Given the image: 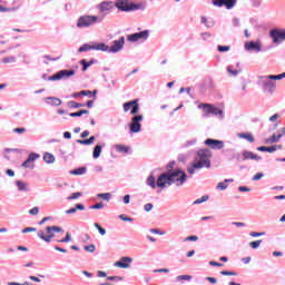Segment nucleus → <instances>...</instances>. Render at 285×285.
<instances>
[{"label": "nucleus", "instance_id": "412c9836", "mask_svg": "<svg viewBox=\"0 0 285 285\" xmlns=\"http://www.w3.org/2000/svg\"><path fill=\"white\" fill-rule=\"evenodd\" d=\"M245 50H254L255 52H262V45L255 41H248L245 43Z\"/></svg>", "mask_w": 285, "mask_h": 285}, {"label": "nucleus", "instance_id": "2eb2a0df", "mask_svg": "<svg viewBox=\"0 0 285 285\" xmlns=\"http://www.w3.org/2000/svg\"><path fill=\"white\" fill-rule=\"evenodd\" d=\"M242 161H262V156L248 151V150H243L242 151Z\"/></svg>", "mask_w": 285, "mask_h": 285}, {"label": "nucleus", "instance_id": "052dcab7", "mask_svg": "<svg viewBox=\"0 0 285 285\" xmlns=\"http://www.w3.org/2000/svg\"><path fill=\"white\" fill-rule=\"evenodd\" d=\"M153 208H154L153 203H148V204H146V205L144 206V210H145L146 213H150V210H153Z\"/></svg>", "mask_w": 285, "mask_h": 285}, {"label": "nucleus", "instance_id": "cd10ccee", "mask_svg": "<svg viewBox=\"0 0 285 285\" xmlns=\"http://www.w3.org/2000/svg\"><path fill=\"white\" fill-rule=\"evenodd\" d=\"M115 148H116V153H125L126 155L130 153V147L126 145H115Z\"/></svg>", "mask_w": 285, "mask_h": 285}, {"label": "nucleus", "instance_id": "4be33fe9", "mask_svg": "<svg viewBox=\"0 0 285 285\" xmlns=\"http://www.w3.org/2000/svg\"><path fill=\"white\" fill-rule=\"evenodd\" d=\"M102 148H106V142L98 144L94 147L92 157L94 159H99L101 157V150Z\"/></svg>", "mask_w": 285, "mask_h": 285}, {"label": "nucleus", "instance_id": "ea45409f", "mask_svg": "<svg viewBox=\"0 0 285 285\" xmlns=\"http://www.w3.org/2000/svg\"><path fill=\"white\" fill-rule=\"evenodd\" d=\"M210 197L208 195H204L203 197L196 199L194 202V205H198V204H204V202H206L207 199H209Z\"/></svg>", "mask_w": 285, "mask_h": 285}, {"label": "nucleus", "instance_id": "de8ad7c7", "mask_svg": "<svg viewBox=\"0 0 285 285\" xmlns=\"http://www.w3.org/2000/svg\"><path fill=\"white\" fill-rule=\"evenodd\" d=\"M81 191H77V193H73L71 194L67 199L70 202L72 199H79V197H81Z\"/></svg>", "mask_w": 285, "mask_h": 285}, {"label": "nucleus", "instance_id": "39448f33", "mask_svg": "<svg viewBox=\"0 0 285 285\" xmlns=\"http://www.w3.org/2000/svg\"><path fill=\"white\" fill-rule=\"evenodd\" d=\"M124 46H126V38L121 36L118 40H114L111 42V46L106 45L105 52H108L109 55H117V52H121L124 50Z\"/></svg>", "mask_w": 285, "mask_h": 285}, {"label": "nucleus", "instance_id": "a18cd8bd", "mask_svg": "<svg viewBox=\"0 0 285 285\" xmlns=\"http://www.w3.org/2000/svg\"><path fill=\"white\" fill-rule=\"evenodd\" d=\"M220 275H224L226 277H230V276L235 277V276H237V273L236 272L222 271Z\"/></svg>", "mask_w": 285, "mask_h": 285}, {"label": "nucleus", "instance_id": "6e6d98bb", "mask_svg": "<svg viewBox=\"0 0 285 285\" xmlns=\"http://www.w3.org/2000/svg\"><path fill=\"white\" fill-rule=\"evenodd\" d=\"M264 177V173H257L256 175L253 176L252 181H259Z\"/></svg>", "mask_w": 285, "mask_h": 285}, {"label": "nucleus", "instance_id": "9b49d317", "mask_svg": "<svg viewBox=\"0 0 285 285\" xmlns=\"http://www.w3.org/2000/svg\"><path fill=\"white\" fill-rule=\"evenodd\" d=\"M198 108H204L206 115H214L215 117H219L220 119H224V110L214 107L208 104H202L198 106Z\"/></svg>", "mask_w": 285, "mask_h": 285}, {"label": "nucleus", "instance_id": "6ab92c4d", "mask_svg": "<svg viewBox=\"0 0 285 285\" xmlns=\"http://www.w3.org/2000/svg\"><path fill=\"white\" fill-rule=\"evenodd\" d=\"M278 135L277 134H273L272 137L265 139V144H277V141H279V139H282V137H284L285 135V128H282L281 130H278Z\"/></svg>", "mask_w": 285, "mask_h": 285}, {"label": "nucleus", "instance_id": "a19ab883", "mask_svg": "<svg viewBox=\"0 0 285 285\" xmlns=\"http://www.w3.org/2000/svg\"><path fill=\"white\" fill-rule=\"evenodd\" d=\"M228 188V184L224 180L223 183H218L216 186V190H226Z\"/></svg>", "mask_w": 285, "mask_h": 285}, {"label": "nucleus", "instance_id": "423d86ee", "mask_svg": "<svg viewBox=\"0 0 285 285\" xmlns=\"http://www.w3.org/2000/svg\"><path fill=\"white\" fill-rule=\"evenodd\" d=\"M259 81L263 86L264 92H269V95H273V92L277 90V85L275 81H273V79L268 78V76H261Z\"/></svg>", "mask_w": 285, "mask_h": 285}, {"label": "nucleus", "instance_id": "5701e85b", "mask_svg": "<svg viewBox=\"0 0 285 285\" xmlns=\"http://www.w3.org/2000/svg\"><path fill=\"white\" fill-rule=\"evenodd\" d=\"M46 104H48V106H61L63 104V101H61V99L57 98V97H47L45 99Z\"/></svg>", "mask_w": 285, "mask_h": 285}, {"label": "nucleus", "instance_id": "2f4dec72", "mask_svg": "<svg viewBox=\"0 0 285 285\" xmlns=\"http://www.w3.org/2000/svg\"><path fill=\"white\" fill-rule=\"evenodd\" d=\"M82 115H90V111L88 109H81L76 112H70L69 117H82Z\"/></svg>", "mask_w": 285, "mask_h": 285}, {"label": "nucleus", "instance_id": "473e14b6", "mask_svg": "<svg viewBox=\"0 0 285 285\" xmlns=\"http://www.w3.org/2000/svg\"><path fill=\"white\" fill-rule=\"evenodd\" d=\"M224 3L227 10H232V8H235L237 0H225Z\"/></svg>", "mask_w": 285, "mask_h": 285}, {"label": "nucleus", "instance_id": "0e129e2a", "mask_svg": "<svg viewBox=\"0 0 285 285\" xmlns=\"http://www.w3.org/2000/svg\"><path fill=\"white\" fill-rule=\"evenodd\" d=\"M49 227H51V230H53V233H63V228L59 226H49Z\"/></svg>", "mask_w": 285, "mask_h": 285}, {"label": "nucleus", "instance_id": "8fccbe9b", "mask_svg": "<svg viewBox=\"0 0 285 285\" xmlns=\"http://www.w3.org/2000/svg\"><path fill=\"white\" fill-rule=\"evenodd\" d=\"M266 235V232H252L249 233L250 237H264Z\"/></svg>", "mask_w": 285, "mask_h": 285}, {"label": "nucleus", "instance_id": "f704fd0d", "mask_svg": "<svg viewBox=\"0 0 285 285\" xmlns=\"http://www.w3.org/2000/svg\"><path fill=\"white\" fill-rule=\"evenodd\" d=\"M268 79H272V81H279L282 79H285V72L281 75H269Z\"/></svg>", "mask_w": 285, "mask_h": 285}, {"label": "nucleus", "instance_id": "79ce46f5", "mask_svg": "<svg viewBox=\"0 0 285 285\" xmlns=\"http://www.w3.org/2000/svg\"><path fill=\"white\" fill-rule=\"evenodd\" d=\"M94 226H95V228H97V230L100 235H102V236L106 235V229L104 227H101V225H99V223H95Z\"/></svg>", "mask_w": 285, "mask_h": 285}, {"label": "nucleus", "instance_id": "f3484780", "mask_svg": "<svg viewBox=\"0 0 285 285\" xmlns=\"http://www.w3.org/2000/svg\"><path fill=\"white\" fill-rule=\"evenodd\" d=\"M205 146H208L212 150H222V148H224V142L223 140L207 138L205 140Z\"/></svg>", "mask_w": 285, "mask_h": 285}, {"label": "nucleus", "instance_id": "f8f14e48", "mask_svg": "<svg viewBox=\"0 0 285 285\" xmlns=\"http://www.w3.org/2000/svg\"><path fill=\"white\" fill-rule=\"evenodd\" d=\"M124 112H128L130 110V115H138L139 114V99H135L131 101H127L122 105Z\"/></svg>", "mask_w": 285, "mask_h": 285}, {"label": "nucleus", "instance_id": "37998d69", "mask_svg": "<svg viewBox=\"0 0 285 285\" xmlns=\"http://www.w3.org/2000/svg\"><path fill=\"white\" fill-rule=\"evenodd\" d=\"M71 240H72V236L70 235V233H67L66 237L58 240V242L61 243V244H68V242H71Z\"/></svg>", "mask_w": 285, "mask_h": 285}, {"label": "nucleus", "instance_id": "6e6552de", "mask_svg": "<svg viewBox=\"0 0 285 285\" xmlns=\"http://www.w3.org/2000/svg\"><path fill=\"white\" fill-rule=\"evenodd\" d=\"M88 50H100V52H106L108 47H106V43L104 42L85 43L78 49V52H88Z\"/></svg>", "mask_w": 285, "mask_h": 285}, {"label": "nucleus", "instance_id": "bf43d9fd", "mask_svg": "<svg viewBox=\"0 0 285 285\" xmlns=\"http://www.w3.org/2000/svg\"><path fill=\"white\" fill-rule=\"evenodd\" d=\"M225 0H214L213 3L214 6H217V8H222L225 6Z\"/></svg>", "mask_w": 285, "mask_h": 285}, {"label": "nucleus", "instance_id": "4c0bfd02", "mask_svg": "<svg viewBox=\"0 0 285 285\" xmlns=\"http://www.w3.org/2000/svg\"><path fill=\"white\" fill-rule=\"evenodd\" d=\"M2 63H17V58L14 56L2 58Z\"/></svg>", "mask_w": 285, "mask_h": 285}, {"label": "nucleus", "instance_id": "aec40b11", "mask_svg": "<svg viewBox=\"0 0 285 285\" xmlns=\"http://www.w3.org/2000/svg\"><path fill=\"white\" fill-rule=\"evenodd\" d=\"M16 187L19 193H30V185L23 180H16Z\"/></svg>", "mask_w": 285, "mask_h": 285}, {"label": "nucleus", "instance_id": "58836bf2", "mask_svg": "<svg viewBox=\"0 0 285 285\" xmlns=\"http://www.w3.org/2000/svg\"><path fill=\"white\" fill-rule=\"evenodd\" d=\"M83 249L87 252V253H95V250H97V246H95V244H90V245H86L83 247Z\"/></svg>", "mask_w": 285, "mask_h": 285}, {"label": "nucleus", "instance_id": "72a5a7b5", "mask_svg": "<svg viewBox=\"0 0 285 285\" xmlns=\"http://www.w3.org/2000/svg\"><path fill=\"white\" fill-rule=\"evenodd\" d=\"M70 175H86V167H79L70 171Z\"/></svg>", "mask_w": 285, "mask_h": 285}, {"label": "nucleus", "instance_id": "69168bd1", "mask_svg": "<svg viewBox=\"0 0 285 285\" xmlns=\"http://www.w3.org/2000/svg\"><path fill=\"white\" fill-rule=\"evenodd\" d=\"M199 239L198 236H188L185 238V242H197Z\"/></svg>", "mask_w": 285, "mask_h": 285}, {"label": "nucleus", "instance_id": "7ed1b4c3", "mask_svg": "<svg viewBox=\"0 0 285 285\" xmlns=\"http://www.w3.org/2000/svg\"><path fill=\"white\" fill-rule=\"evenodd\" d=\"M115 7L121 12H132L135 10H146L144 3L129 2L128 0H117Z\"/></svg>", "mask_w": 285, "mask_h": 285}, {"label": "nucleus", "instance_id": "13d9d810", "mask_svg": "<svg viewBox=\"0 0 285 285\" xmlns=\"http://www.w3.org/2000/svg\"><path fill=\"white\" fill-rule=\"evenodd\" d=\"M150 233H153V235H166V232H161L160 229L157 228H151Z\"/></svg>", "mask_w": 285, "mask_h": 285}, {"label": "nucleus", "instance_id": "338daca9", "mask_svg": "<svg viewBox=\"0 0 285 285\" xmlns=\"http://www.w3.org/2000/svg\"><path fill=\"white\" fill-rule=\"evenodd\" d=\"M29 215H39V207H33L29 210Z\"/></svg>", "mask_w": 285, "mask_h": 285}, {"label": "nucleus", "instance_id": "f03ea898", "mask_svg": "<svg viewBox=\"0 0 285 285\" xmlns=\"http://www.w3.org/2000/svg\"><path fill=\"white\" fill-rule=\"evenodd\" d=\"M210 157H213V154L209 149H199L195 159L196 163L187 168L189 175H195V170H199V168H210Z\"/></svg>", "mask_w": 285, "mask_h": 285}, {"label": "nucleus", "instance_id": "c9c22d12", "mask_svg": "<svg viewBox=\"0 0 285 285\" xmlns=\"http://www.w3.org/2000/svg\"><path fill=\"white\" fill-rule=\"evenodd\" d=\"M190 279H193L190 275H179L176 277V282H190Z\"/></svg>", "mask_w": 285, "mask_h": 285}, {"label": "nucleus", "instance_id": "3c124183", "mask_svg": "<svg viewBox=\"0 0 285 285\" xmlns=\"http://www.w3.org/2000/svg\"><path fill=\"white\" fill-rule=\"evenodd\" d=\"M118 217H119V219H121V222H135V219L132 217H128V216H126V214H121Z\"/></svg>", "mask_w": 285, "mask_h": 285}, {"label": "nucleus", "instance_id": "dca6fc26", "mask_svg": "<svg viewBox=\"0 0 285 285\" xmlns=\"http://www.w3.org/2000/svg\"><path fill=\"white\" fill-rule=\"evenodd\" d=\"M40 155L37 153H31L29 154L28 158L22 163L21 167L22 168H30L32 170L35 168L33 161H37L39 159Z\"/></svg>", "mask_w": 285, "mask_h": 285}, {"label": "nucleus", "instance_id": "a878e982", "mask_svg": "<svg viewBox=\"0 0 285 285\" xmlns=\"http://www.w3.org/2000/svg\"><path fill=\"white\" fill-rule=\"evenodd\" d=\"M94 63H97V60L91 59L89 62L86 61V59L80 60V66H82V72H86V70H88V68H90V66H92Z\"/></svg>", "mask_w": 285, "mask_h": 285}, {"label": "nucleus", "instance_id": "0eeeda50", "mask_svg": "<svg viewBox=\"0 0 285 285\" xmlns=\"http://www.w3.org/2000/svg\"><path fill=\"white\" fill-rule=\"evenodd\" d=\"M76 75L75 69H62L48 78V81H61V79H70Z\"/></svg>", "mask_w": 285, "mask_h": 285}, {"label": "nucleus", "instance_id": "c03bdc74", "mask_svg": "<svg viewBox=\"0 0 285 285\" xmlns=\"http://www.w3.org/2000/svg\"><path fill=\"white\" fill-rule=\"evenodd\" d=\"M261 245H262V239L254 240V242L249 243L250 248H253L254 250L257 249V247L261 246Z\"/></svg>", "mask_w": 285, "mask_h": 285}, {"label": "nucleus", "instance_id": "9d476101", "mask_svg": "<svg viewBox=\"0 0 285 285\" xmlns=\"http://www.w3.org/2000/svg\"><path fill=\"white\" fill-rule=\"evenodd\" d=\"M148 37H150L149 30H144L140 32L131 33L127 36V41L130 43H137V41H146L148 40Z\"/></svg>", "mask_w": 285, "mask_h": 285}, {"label": "nucleus", "instance_id": "393cba45", "mask_svg": "<svg viewBox=\"0 0 285 285\" xmlns=\"http://www.w3.org/2000/svg\"><path fill=\"white\" fill-rule=\"evenodd\" d=\"M98 9L100 12H108L112 10V1H104L100 4H98Z\"/></svg>", "mask_w": 285, "mask_h": 285}, {"label": "nucleus", "instance_id": "5fc2aeb1", "mask_svg": "<svg viewBox=\"0 0 285 285\" xmlns=\"http://www.w3.org/2000/svg\"><path fill=\"white\" fill-rule=\"evenodd\" d=\"M200 37H202L203 41H208V39H210V37H213V35H210V32H203V33H200Z\"/></svg>", "mask_w": 285, "mask_h": 285}, {"label": "nucleus", "instance_id": "7c9ffc66", "mask_svg": "<svg viewBox=\"0 0 285 285\" xmlns=\"http://www.w3.org/2000/svg\"><path fill=\"white\" fill-rule=\"evenodd\" d=\"M83 106H86L85 104H81V102H77L75 100H71V101H68L67 102V108H83Z\"/></svg>", "mask_w": 285, "mask_h": 285}, {"label": "nucleus", "instance_id": "c756f323", "mask_svg": "<svg viewBox=\"0 0 285 285\" xmlns=\"http://www.w3.org/2000/svg\"><path fill=\"white\" fill-rule=\"evenodd\" d=\"M43 161H46V164H55V161H56L55 155H52L50 153H45Z\"/></svg>", "mask_w": 285, "mask_h": 285}, {"label": "nucleus", "instance_id": "bb28decb", "mask_svg": "<svg viewBox=\"0 0 285 285\" xmlns=\"http://www.w3.org/2000/svg\"><path fill=\"white\" fill-rule=\"evenodd\" d=\"M146 184L149 186V188H153V190H155V188H157V180L154 175H150L147 178Z\"/></svg>", "mask_w": 285, "mask_h": 285}, {"label": "nucleus", "instance_id": "ddd939ff", "mask_svg": "<svg viewBox=\"0 0 285 285\" xmlns=\"http://www.w3.org/2000/svg\"><path fill=\"white\" fill-rule=\"evenodd\" d=\"M47 233V235H46ZM46 233L43 230H38V237L42 239V242H46L47 244H50L55 237V230L51 226L46 227Z\"/></svg>", "mask_w": 285, "mask_h": 285}, {"label": "nucleus", "instance_id": "603ef678", "mask_svg": "<svg viewBox=\"0 0 285 285\" xmlns=\"http://www.w3.org/2000/svg\"><path fill=\"white\" fill-rule=\"evenodd\" d=\"M217 50H218V52H228V50H230V46H222V45H219L217 47Z\"/></svg>", "mask_w": 285, "mask_h": 285}, {"label": "nucleus", "instance_id": "4468645a", "mask_svg": "<svg viewBox=\"0 0 285 285\" xmlns=\"http://www.w3.org/2000/svg\"><path fill=\"white\" fill-rule=\"evenodd\" d=\"M269 37L273 40V43H282V41H285V30L272 29L269 31Z\"/></svg>", "mask_w": 285, "mask_h": 285}, {"label": "nucleus", "instance_id": "1a4fd4ad", "mask_svg": "<svg viewBox=\"0 0 285 285\" xmlns=\"http://www.w3.org/2000/svg\"><path fill=\"white\" fill-rule=\"evenodd\" d=\"M141 121H144V115L132 116L129 124L130 132L132 134L141 132Z\"/></svg>", "mask_w": 285, "mask_h": 285}, {"label": "nucleus", "instance_id": "09e8293b", "mask_svg": "<svg viewBox=\"0 0 285 285\" xmlns=\"http://www.w3.org/2000/svg\"><path fill=\"white\" fill-rule=\"evenodd\" d=\"M101 208H104V203L101 202L90 206L91 210H101Z\"/></svg>", "mask_w": 285, "mask_h": 285}, {"label": "nucleus", "instance_id": "4d7b16f0", "mask_svg": "<svg viewBox=\"0 0 285 285\" xmlns=\"http://www.w3.org/2000/svg\"><path fill=\"white\" fill-rule=\"evenodd\" d=\"M28 129L20 127V128H14L13 132H17V135H23V132H27Z\"/></svg>", "mask_w": 285, "mask_h": 285}, {"label": "nucleus", "instance_id": "a211bd4d", "mask_svg": "<svg viewBox=\"0 0 285 285\" xmlns=\"http://www.w3.org/2000/svg\"><path fill=\"white\" fill-rule=\"evenodd\" d=\"M132 258L129 256H122L118 262L114 264L117 268H130V263Z\"/></svg>", "mask_w": 285, "mask_h": 285}, {"label": "nucleus", "instance_id": "f257e3e1", "mask_svg": "<svg viewBox=\"0 0 285 285\" xmlns=\"http://www.w3.org/2000/svg\"><path fill=\"white\" fill-rule=\"evenodd\" d=\"M188 175L184 173V170H173L169 169L158 176L157 187L158 188H168L176 184V186H184V183L187 181Z\"/></svg>", "mask_w": 285, "mask_h": 285}, {"label": "nucleus", "instance_id": "680f3d73", "mask_svg": "<svg viewBox=\"0 0 285 285\" xmlns=\"http://www.w3.org/2000/svg\"><path fill=\"white\" fill-rule=\"evenodd\" d=\"M76 141L81 146H90V142L88 141V139H77Z\"/></svg>", "mask_w": 285, "mask_h": 285}, {"label": "nucleus", "instance_id": "49530a36", "mask_svg": "<svg viewBox=\"0 0 285 285\" xmlns=\"http://www.w3.org/2000/svg\"><path fill=\"white\" fill-rule=\"evenodd\" d=\"M107 279L109 282H124V277L121 276H108Z\"/></svg>", "mask_w": 285, "mask_h": 285}, {"label": "nucleus", "instance_id": "e433bc0d", "mask_svg": "<svg viewBox=\"0 0 285 285\" xmlns=\"http://www.w3.org/2000/svg\"><path fill=\"white\" fill-rule=\"evenodd\" d=\"M97 197H99V199H105V202H110V197H112V195L110 193H100Z\"/></svg>", "mask_w": 285, "mask_h": 285}, {"label": "nucleus", "instance_id": "20e7f679", "mask_svg": "<svg viewBox=\"0 0 285 285\" xmlns=\"http://www.w3.org/2000/svg\"><path fill=\"white\" fill-rule=\"evenodd\" d=\"M95 23H101V19H99L98 16L85 14L78 18L77 28H90V26H95Z\"/></svg>", "mask_w": 285, "mask_h": 285}, {"label": "nucleus", "instance_id": "864d4df0", "mask_svg": "<svg viewBox=\"0 0 285 285\" xmlns=\"http://www.w3.org/2000/svg\"><path fill=\"white\" fill-rule=\"evenodd\" d=\"M175 164H176L175 160L167 164V166H166L167 173H168V170H181V169H175Z\"/></svg>", "mask_w": 285, "mask_h": 285}, {"label": "nucleus", "instance_id": "774afa93", "mask_svg": "<svg viewBox=\"0 0 285 285\" xmlns=\"http://www.w3.org/2000/svg\"><path fill=\"white\" fill-rule=\"evenodd\" d=\"M35 230H37V228L35 227H27L24 229H22V233L26 234V233H35Z\"/></svg>", "mask_w": 285, "mask_h": 285}, {"label": "nucleus", "instance_id": "b1692460", "mask_svg": "<svg viewBox=\"0 0 285 285\" xmlns=\"http://www.w3.org/2000/svg\"><path fill=\"white\" fill-rule=\"evenodd\" d=\"M237 68H239V62H236V68H235V65H229L227 66V72L232 75V77H237V75L242 72V69H237Z\"/></svg>", "mask_w": 285, "mask_h": 285}, {"label": "nucleus", "instance_id": "c85d7f7f", "mask_svg": "<svg viewBox=\"0 0 285 285\" xmlns=\"http://www.w3.org/2000/svg\"><path fill=\"white\" fill-rule=\"evenodd\" d=\"M238 137L240 139H246L247 141H249V144H253L255 141V137H253V135L248 132L238 134Z\"/></svg>", "mask_w": 285, "mask_h": 285}, {"label": "nucleus", "instance_id": "e2e57ef3", "mask_svg": "<svg viewBox=\"0 0 285 285\" xmlns=\"http://www.w3.org/2000/svg\"><path fill=\"white\" fill-rule=\"evenodd\" d=\"M200 22L206 26V28H210V24L208 23V19L206 17H200Z\"/></svg>", "mask_w": 285, "mask_h": 285}]
</instances>
